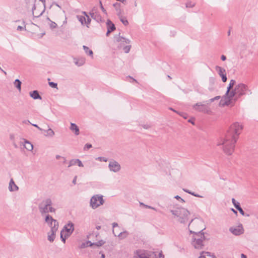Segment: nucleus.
<instances>
[{"label": "nucleus", "mask_w": 258, "mask_h": 258, "mask_svg": "<svg viewBox=\"0 0 258 258\" xmlns=\"http://www.w3.org/2000/svg\"><path fill=\"white\" fill-rule=\"evenodd\" d=\"M243 129V126L238 122L233 123L224 137L217 142V146H223V151L227 155H231L235 150V144Z\"/></svg>", "instance_id": "1"}, {"label": "nucleus", "mask_w": 258, "mask_h": 258, "mask_svg": "<svg viewBox=\"0 0 258 258\" xmlns=\"http://www.w3.org/2000/svg\"><path fill=\"white\" fill-rule=\"evenodd\" d=\"M246 91L249 92L250 94L252 93L251 91L248 90V87L246 85L242 83L236 85L234 89L231 90L230 97L227 98L228 101H225L222 105H233L239 98L246 94Z\"/></svg>", "instance_id": "2"}, {"label": "nucleus", "mask_w": 258, "mask_h": 258, "mask_svg": "<svg viewBox=\"0 0 258 258\" xmlns=\"http://www.w3.org/2000/svg\"><path fill=\"white\" fill-rule=\"evenodd\" d=\"M28 7L31 3L32 7V13L34 18H38L41 16L45 10V0H39L40 4H34L36 0H26Z\"/></svg>", "instance_id": "3"}, {"label": "nucleus", "mask_w": 258, "mask_h": 258, "mask_svg": "<svg viewBox=\"0 0 258 258\" xmlns=\"http://www.w3.org/2000/svg\"><path fill=\"white\" fill-rule=\"evenodd\" d=\"M204 229H202L192 236L191 244L196 249H201L203 248L204 246V241L206 239H208L205 236V233L203 232Z\"/></svg>", "instance_id": "4"}, {"label": "nucleus", "mask_w": 258, "mask_h": 258, "mask_svg": "<svg viewBox=\"0 0 258 258\" xmlns=\"http://www.w3.org/2000/svg\"><path fill=\"white\" fill-rule=\"evenodd\" d=\"M170 212L174 216L178 218V221L180 223L185 224L188 222L190 213L187 209L179 208L175 210H171Z\"/></svg>", "instance_id": "5"}, {"label": "nucleus", "mask_w": 258, "mask_h": 258, "mask_svg": "<svg viewBox=\"0 0 258 258\" xmlns=\"http://www.w3.org/2000/svg\"><path fill=\"white\" fill-rule=\"evenodd\" d=\"M104 203L103 196L100 195H94L90 199V206L93 209H95Z\"/></svg>", "instance_id": "6"}, {"label": "nucleus", "mask_w": 258, "mask_h": 258, "mask_svg": "<svg viewBox=\"0 0 258 258\" xmlns=\"http://www.w3.org/2000/svg\"><path fill=\"white\" fill-rule=\"evenodd\" d=\"M52 203L51 200L49 198L46 199L38 206L39 210L42 215L49 212V207L52 206Z\"/></svg>", "instance_id": "7"}, {"label": "nucleus", "mask_w": 258, "mask_h": 258, "mask_svg": "<svg viewBox=\"0 0 258 258\" xmlns=\"http://www.w3.org/2000/svg\"><path fill=\"white\" fill-rule=\"evenodd\" d=\"M74 231V224L71 221H69L65 225L61 230L62 233L65 232L66 238L69 237Z\"/></svg>", "instance_id": "8"}, {"label": "nucleus", "mask_w": 258, "mask_h": 258, "mask_svg": "<svg viewBox=\"0 0 258 258\" xmlns=\"http://www.w3.org/2000/svg\"><path fill=\"white\" fill-rule=\"evenodd\" d=\"M135 258H158L155 252H152L150 254L146 253L145 251L139 250L136 251L135 255Z\"/></svg>", "instance_id": "9"}, {"label": "nucleus", "mask_w": 258, "mask_h": 258, "mask_svg": "<svg viewBox=\"0 0 258 258\" xmlns=\"http://www.w3.org/2000/svg\"><path fill=\"white\" fill-rule=\"evenodd\" d=\"M89 15L93 19L98 23H101L104 21L96 7H94L91 10V11L89 12Z\"/></svg>", "instance_id": "10"}, {"label": "nucleus", "mask_w": 258, "mask_h": 258, "mask_svg": "<svg viewBox=\"0 0 258 258\" xmlns=\"http://www.w3.org/2000/svg\"><path fill=\"white\" fill-rule=\"evenodd\" d=\"M108 168L111 172H118L121 169V166L117 161L111 160L109 162Z\"/></svg>", "instance_id": "11"}, {"label": "nucleus", "mask_w": 258, "mask_h": 258, "mask_svg": "<svg viewBox=\"0 0 258 258\" xmlns=\"http://www.w3.org/2000/svg\"><path fill=\"white\" fill-rule=\"evenodd\" d=\"M194 109L198 111L204 113H208L210 111L206 104H204L201 102L197 103L193 106Z\"/></svg>", "instance_id": "12"}, {"label": "nucleus", "mask_w": 258, "mask_h": 258, "mask_svg": "<svg viewBox=\"0 0 258 258\" xmlns=\"http://www.w3.org/2000/svg\"><path fill=\"white\" fill-rule=\"evenodd\" d=\"M45 221L49 225V226L51 228V230H52V228L54 226V224L55 226H56V229H58V222L56 220L54 219L49 215H47V216H46Z\"/></svg>", "instance_id": "13"}, {"label": "nucleus", "mask_w": 258, "mask_h": 258, "mask_svg": "<svg viewBox=\"0 0 258 258\" xmlns=\"http://www.w3.org/2000/svg\"><path fill=\"white\" fill-rule=\"evenodd\" d=\"M215 70L218 73V75L221 77L222 81L223 82H226L227 78L226 76V71L224 68L217 66L215 67Z\"/></svg>", "instance_id": "14"}, {"label": "nucleus", "mask_w": 258, "mask_h": 258, "mask_svg": "<svg viewBox=\"0 0 258 258\" xmlns=\"http://www.w3.org/2000/svg\"><path fill=\"white\" fill-rule=\"evenodd\" d=\"M229 231L235 235H239L243 233L244 230L242 225L234 227H231Z\"/></svg>", "instance_id": "15"}, {"label": "nucleus", "mask_w": 258, "mask_h": 258, "mask_svg": "<svg viewBox=\"0 0 258 258\" xmlns=\"http://www.w3.org/2000/svg\"><path fill=\"white\" fill-rule=\"evenodd\" d=\"M236 81L234 80H231L230 83L228 85V86L227 88V91L225 93V95L224 97V102L225 101H228V97H230V93L231 91V89L233 87V86L235 85Z\"/></svg>", "instance_id": "16"}, {"label": "nucleus", "mask_w": 258, "mask_h": 258, "mask_svg": "<svg viewBox=\"0 0 258 258\" xmlns=\"http://www.w3.org/2000/svg\"><path fill=\"white\" fill-rule=\"evenodd\" d=\"M116 41L119 43L118 47L122 48V46H125V44H129L131 42L130 40L123 37L118 36L116 37Z\"/></svg>", "instance_id": "17"}, {"label": "nucleus", "mask_w": 258, "mask_h": 258, "mask_svg": "<svg viewBox=\"0 0 258 258\" xmlns=\"http://www.w3.org/2000/svg\"><path fill=\"white\" fill-rule=\"evenodd\" d=\"M106 25L107 28V31L106 35L107 36H108L110 33L115 30V26L114 24L109 19L107 21Z\"/></svg>", "instance_id": "18"}, {"label": "nucleus", "mask_w": 258, "mask_h": 258, "mask_svg": "<svg viewBox=\"0 0 258 258\" xmlns=\"http://www.w3.org/2000/svg\"><path fill=\"white\" fill-rule=\"evenodd\" d=\"M57 230V229H56V226L54 225L52 228V230H51L48 233V240L50 242H53L54 241L55 233Z\"/></svg>", "instance_id": "19"}, {"label": "nucleus", "mask_w": 258, "mask_h": 258, "mask_svg": "<svg viewBox=\"0 0 258 258\" xmlns=\"http://www.w3.org/2000/svg\"><path fill=\"white\" fill-rule=\"evenodd\" d=\"M113 233L115 236L118 237L120 239H123L126 238L129 234L128 232L127 231L120 232L118 234L117 232H115L114 230H113Z\"/></svg>", "instance_id": "20"}, {"label": "nucleus", "mask_w": 258, "mask_h": 258, "mask_svg": "<svg viewBox=\"0 0 258 258\" xmlns=\"http://www.w3.org/2000/svg\"><path fill=\"white\" fill-rule=\"evenodd\" d=\"M70 129L72 132H73L75 134V135L78 136L79 135V128L75 123H71Z\"/></svg>", "instance_id": "21"}, {"label": "nucleus", "mask_w": 258, "mask_h": 258, "mask_svg": "<svg viewBox=\"0 0 258 258\" xmlns=\"http://www.w3.org/2000/svg\"><path fill=\"white\" fill-rule=\"evenodd\" d=\"M19 189L18 186L15 184L13 179H11L9 185V190L10 191H17Z\"/></svg>", "instance_id": "22"}, {"label": "nucleus", "mask_w": 258, "mask_h": 258, "mask_svg": "<svg viewBox=\"0 0 258 258\" xmlns=\"http://www.w3.org/2000/svg\"><path fill=\"white\" fill-rule=\"evenodd\" d=\"M29 95L33 99L35 100L42 99V97L39 94V92L37 90H34L33 91L30 92Z\"/></svg>", "instance_id": "23"}, {"label": "nucleus", "mask_w": 258, "mask_h": 258, "mask_svg": "<svg viewBox=\"0 0 258 258\" xmlns=\"http://www.w3.org/2000/svg\"><path fill=\"white\" fill-rule=\"evenodd\" d=\"M210 86L209 87V90L210 91H213L214 89V85L215 82V79L214 77H210L209 79Z\"/></svg>", "instance_id": "24"}, {"label": "nucleus", "mask_w": 258, "mask_h": 258, "mask_svg": "<svg viewBox=\"0 0 258 258\" xmlns=\"http://www.w3.org/2000/svg\"><path fill=\"white\" fill-rule=\"evenodd\" d=\"M74 62L77 66L81 67L85 63V59L84 58H81L78 59H75Z\"/></svg>", "instance_id": "25"}, {"label": "nucleus", "mask_w": 258, "mask_h": 258, "mask_svg": "<svg viewBox=\"0 0 258 258\" xmlns=\"http://www.w3.org/2000/svg\"><path fill=\"white\" fill-rule=\"evenodd\" d=\"M24 147L28 151H32L33 149V145L27 141H25Z\"/></svg>", "instance_id": "26"}, {"label": "nucleus", "mask_w": 258, "mask_h": 258, "mask_svg": "<svg viewBox=\"0 0 258 258\" xmlns=\"http://www.w3.org/2000/svg\"><path fill=\"white\" fill-rule=\"evenodd\" d=\"M83 48L87 54L93 57V53L92 50L90 49L88 47L85 45H83Z\"/></svg>", "instance_id": "27"}, {"label": "nucleus", "mask_w": 258, "mask_h": 258, "mask_svg": "<svg viewBox=\"0 0 258 258\" xmlns=\"http://www.w3.org/2000/svg\"><path fill=\"white\" fill-rule=\"evenodd\" d=\"M21 84L22 83L19 79L15 80L14 82V85L15 87L19 90V91L20 92L21 90Z\"/></svg>", "instance_id": "28"}, {"label": "nucleus", "mask_w": 258, "mask_h": 258, "mask_svg": "<svg viewBox=\"0 0 258 258\" xmlns=\"http://www.w3.org/2000/svg\"><path fill=\"white\" fill-rule=\"evenodd\" d=\"M77 18L79 21L81 23L82 25H84L86 23V18L83 16H77Z\"/></svg>", "instance_id": "29"}, {"label": "nucleus", "mask_w": 258, "mask_h": 258, "mask_svg": "<svg viewBox=\"0 0 258 258\" xmlns=\"http://www.w3.org/2000/svg\"><path fill=\"white\" fill-rule=\"evenodd\" d=\"M88 242L90 243V246H92V245H95L97 246H101L102 245H103L105 243V242L102 240H99L98 242H95V243H91L90 241H88Z\"/></svg>", "instance_id": "30"}, {"label": "nucleus", "mask_w": 258, "mask_h": 258, "mask_svg": "<svg viewBox=\"0 0 258 258\" xmlns=\"http://www.w3.org/2000/svg\"><path fill=\"white\" fill-rule=\"evenodd\" d=\"M45 132L47 133L46 136L52 137L54 135V131L50 128H49L48 130L45 131Z\"/></svg>", "instance_id": "31"}, {"label": "nucleus", "mask_w": 258, "mask_h": 258, "mask_svg": "<svg viewBox=\"0 0 258 258\" xmlns=\"http://www.w3.org/2000/svg\"><path fill=\"white\" fill-rule=\"evenodd\" d=\"M47 19L49 21V25L50 28L52 29L56 28L57 26V24L55 22L51 21L49 19V18H47Z\"/></svg>", "instance_id": "32"}, {"label": "nucleus", "mask_w": 258, "mask_h": 258, "mask_svg": "<svg viewBox=\"0 0 258 258\" xmlns=\"http://www.w3.org/2000/svg\"><path fill=\"white\" fill-rule=\"evenodd\" d=\"M119 19H120V21L122 23V24L126 26L128 25V21L126 20V19L125 18L120 16L119 17Z\"/></svg>", "instance_id": "33"}, {"label": "nucleus", "mask_w": 258, "mask_h": 258, "mask_svg": "<svg viewBox=\"0 0 258 258\" xmlns=\"http://www.w3.org/2000/svg\"><path fill=\"white\" fill-rule=\"evenodd\" d=\"M232 202L236 209L240 207L239 203L237 202L234 198L232 199Z\"/></svg>", "instance_id": "34"}, {"label": "nucleus", "mask_w": 258, "mask_h": 258, "mask_svg": "<svg viewBox=\"0 0 258 258\" xmlns=\"http://www.w3.org/2000/svg\"><path fill=\"white\" fill-rule=\"evenodd\" d=\"M122 48L125 53H128L130 51L131 45L122 46Z\"/></svg>", "instance_id": "35"}, {"label": "nucleus", "mask_w": 258, "mask_h": 258, "mask_svg": "<svg viewBox=\"0 0 258 258\" xmlns=\"http://www.w3.org/2000/svg\"><path fill=\"white\" fill-rule=\"evenodd\" d=\"M77 165V159H72L70 161L69 163L68 167H71L72 166Z\"/></svg>", "instance_id": "36"}, {"label": "nucleus", "mask_w": 258, "mask_h": 258, "mask_svg": "<svg viewBox=\"0 0 258 258\" xmlns=\"http://www.w3.org/2000/svg\"><path fill=\"white\" fill-rule=\"evenodd\" d=\"M196 223L197 224H202L203 223V221L200 219H196V220H193L192 219L191 220V221L189 222V223L188 224V227L190 226V225L192 223Z\"/></svg>", "instance_id": "37"}, {"label": "nucleus", "mask_w": 258, "mask_h": 258, "mask_svg": "<svg viewBox=\"0 0 258 258\" xmlns=\"http://www.w3.org/2000/svg\"><path fill=\"white\" fill-rule=\"evenodd\" d=\"M220 98V96H216L213 98H211V99H210L209 101H207V104H209V103H210L211 102H214L215 100H219V99Z\"/></svg>", "instance_id": "38"}, {"label": "nucleus", "mask_w": 258, "mask_h": 258, "mask_svg": "<svg viewBox=\"0 0 258 258\" xmlns=\"http://www.w3.org/2000/svg\"><path fill=\"white\" fill-rule=\"evenodd\" d=\"M96 160L100 162H107L108 161L107 158L104 157H98L96 158Z\"/></svg>", "instance_id": "39"}, {"label": "nucleus", "mask_w": 258, "mask_h": 258, "mask_svg": "<svg viewBox=\"0 0 258 258\" xmlns=\"http://www.w3.org/2000/svg\"><path fill=\"white\" fill-rule=\"evenodd\" d=\"M237 210L239 211V213L242 215V216H247V217H248L249 216V214H245V212H244V211L243 210V209L241 208V207H239L237 209Z\"/></svg>", "instance_id": "40"}, {"label": "nucleus", "mask_w": 258, "mask_h": 258, "mask_svg": "<svg viewBox=\"0 0 258 258\" xmlns=\"http://www.w3.org/2000/svg\"><path fill=\"white\" fill-rule=\"evenodd\" d=\"M49 85L53 88H57V84L56 83L53 82H49Z\"/></svg>", "instance_id": "41"}, {"label": "nucleus", "mask_w": 258, "mask_h": 258, "mask_svg": "<svg viewBox=\"0 0 258 258\" xmlns=\"http://www.w3.org/2000/svg\"><path fill=\"white\" fill-rule=\"evenodd\" d=\"M195 6V4L191 2H188L186 4V8H192Z\"/></svg>", "instance_id": "42"}, {"label": "nucleus", "mask_w": 258, "mask_h": 258, "mask_svg": "<svg viewBox=\"0 0 258 258\" xmlns=\"http://www.w3.org/2000/svg\"><path fill=\"white\" fill-rule=\"evenodd\" d=\"M91 21V18L89 17V16L87 17V20L86 19V23L85 24L87 25V27L88 28L89 26L88 25L90 24Z\"/></svg>", "instance_id": "43"}, {"label": "nucleus", "mask_w": 258, "mask_h": 258, "mask_svg": "<svg viewBox=\"0 0 258 258\" xmlns=\"http://www.w3.org/2000/svg\"><path fill=\"white\" fill-rule=\"evenodd\" d=\"M92 146L91 144H86L84 147V150H88L90 148H92Z\"/></svg>", "instance_id": "44"}, {"label": "nucleus", "mask_w": 258, "mask_h": 258, "mask_svg": "<svg viewBox=\"0 0 258 258\" xmlns=\"http://www.w3.org/2000/svg\"><path fill=\"white\" fill-rule=\"evenodd\" d=\"M77 165L79 166V167H83L84 165L82 163V162H81V161L79 159H77Z\"/></svg>", "instance_id": "45"}, {"label": "nucleus", "mask_w": 258, "mask_h": 258, "mask_svg": "<svg viewBox=\"0 0 258 258\" xmlns=\"http://www.w3.org/2000/svg\"><path fill=\"white\" fill-rule=\"evenodd\" d=\"M189 194L192 195V196H195L196 197L203 198V196H201V195H200L199 194H196L194 192L190 191V193Z\"/></svg>", "instance_id": "46"}, {"label": "nucleus", "mask_w": 258, "mask_h": 258, "mask_svg": "<svg viewBox=\"0 0 258 258\" xmlns=\"http://www.w3.org/2000/svg\"><path fill=\"white\" fill-rule=\"evenodd\" d=\"M99 4H100V8L101 9V10L102 11V12L105 13V14H107V12H106V11L105 10V9L104 8V7H103L102 6V3L101 1L99 2Z\"/></svg>", "instance_id": "47"}, {"label": "nucleus", "mask_w": 258, "mask_h": 258, "mask_svg": "<svg viewBox=\"0 0 258 258\" xmlns=\"http://www.w3.org/2000/svg\"><path fill=\"white\" fill-rule=\"evenodd\" d=\"M60 238L61 239L62 241H63V243H65L66 242V239L67 238H66L65 235L63 237V233H62V232H61V233H60Z\"/></svg>", "instance_id": "48"}, {"label": "nucleus", "mask_w": 258, "mask_h": 258, "mask_svg": "<svg viewBox=\"0 0 258 258\" xmlns=\"http://www.w3.org/2000/svg\"><path fill=\"white\" fill-rule=\"evenodd\" d=\"M48 211H49V212L53 213V212H55V209L54 208H52L51 206L49 207Z\"/></svg>", "instance_id": "49"}, {"label": "nucleus", "mask_w": 258, "mask_h": 258, "mask_svg": "<svg viewBox=\"0 0 258 258\" xmlns=\"http://www.w3.org/2000/svg\"><path fill=\"white\" fill-rule=\"evenodd\" d=\"M17 30L18 31H22V30H26V28H25V27L24 28V27H23L22 26H19L17 27Z\"/></svg>", "instance_id": "50"}, {"label": "nucleus", "mask_w": 258, "mask_h": 258, "mask_svg": "<svg viewBox=\"0 0 258 258\" xmlns=\"http://www.w3.org/2000/svg\"><path fill=\"white\" fill-rule=\"evenodd\" d=\"M205 252L203 251L201 253L199 258H206V255L204 254Z\"/></svg>", "instance_id": "51"}, {"label": "nucleus", "mask_w": 258, "mask_h": 258, "mask_svg": "<svg viewBox=\"0 0 258 258\" xmlns=\"http://www.w3.org/2000/svg\"><path fill=\"white\" fill-rule=\"evenodd\" d=\"M143 127L145 129H148L149 128H150V125L149 124H144L142 125Z\"/></svg>", "instance_id": "52"}, {"label": "nucleus", "mask_w": 258, "mask_h": 258, "mask_svg": "<svg viewBox=\"0 0 258 258\" xmlns=\"http://www.w3.org/2000/svg\"><path fill=\"white\" fill-rule=\"evenodd\" d=\"M221 59L222 60L224 61L226 59V57L224 55H222L221 56Z\"/></svg>", "instance_id": "53"}, {"label": "nucleus", "mask_w": 258, "mask_h": 258, "mask_svg": "<svg viewBox=\"0 0 258 258\" xmlns=\"http://www.w3.org/2000/svg\"><path fill=\"white\" fill-rule=\"evenodd\" d=\"M116 227H118V224L117 223L114 222L112 223V227L114 228Z\"/></svg>", "instance_id": "54"}, {"label": "nucleus", "mask_w": 258, "mask_h": 258, "mask_svg": "<svg viewBox=\"0 0 258 258\" xmlns=\"http://www.w3.org/2000/svg\"><path fill=\"white\" fill-rule=\"evenodd\" d=\"M76 180H77V176H75L74 177V178L73 179V183L74 184H76Z\"/></svg>", "instance_id": "55"}, {"label": "nucleus", "mask_w": 258, "mask_h": 258, "mask_svg": "<svg viewBox=\"0 0 258 258\" xmlns=\"http://www.w3.org/2000/svg\"><path fill=\"white\" fill-rule=\"evenodd\" d=\"M23 123L27 124V123H31L30 121L29 120H25L23 121Z\"/></svg>", "instance_id": "56"}, {"label": "nucleus", "mask_w": 258, "mask_h": 258, "mask_svg": "<svg viewBox=\"0 0 258 258\" xmlns=\"http://www.w3.org/2000/svg\"><path fill=\"white\" fill-rule=\"evenodd\" d=\"M82 13L84 15V17H85V18H87V17L89 16L87 13L86 12H82Z\"/></svg>", "instance_id": "57"}, {"label": "nucleus", "mask_w": 258, "mask_h": 258, "mask_svg": "<svg viewBox=\"0 0 258 258\" xmlns=\"http://www.w3.org/2000/svg\"><path fill=\"white\" fill-rule=\"evenodd\" d=\"M185 192H186V193H188V194H190V190H188V189H183Z\"/></svg>", "instance_id": "58"}, {"label": "nucleus", "mask_w": 258, "mask_h": 258, "mask_svg": "<svg viewBox=\"0 0 258 258\" xmlns=\"http://www.w3.org/2000/svg\"><path fill=\"white\" fill-rule=\"evenodd\" d=\"M174 198L176 199V200H180L181 198L179 196H176L174 197Z\"/></svg>", "instance_id": "59"}, {"label": "nucleus", "mask_w": 258, "mask_h": 258, "mask_svg": "<svg viewBox=\"0 0 258 258\" xmlns=\"http://www.w3.org/2000/svg\"><path fill=\"white\" fill-rule=\"evenodd\" d=\"M144 207H145L146 208L150 209L151 208H152V207H151L150 206L147 205H144Z\"/></svg>", "instance_id": "60"}, {"label": "nucleus", "mask_w": 258, "mask_h": 258, "mask_svg": "<svg viewBox=\"0 0 258 258\" xmlns=\"http://www.w3.org/2000/svg\"><path fill=\"white\" fill-rule=\"evenodd\" d=\"M241 258H247L246 255L243 253L241 254Z\"/></svg>", "instance_id": "61"}, {"label": "nucleus", "mask_w": 258, "mask_h": 258, "mask_svg": "<svg viewBox=\"0 0 258 258\" xmlns=\"http://www.w3.org/2000/svg\"><path fill=\"white\" fill-rule=\"evenodd\" d=\"M36 12H37V13H40V12H41V9H40V8H36Z\"/></svg>", "instance_id": "62"}, {"label": "nucleus", "mask_w": 258, "mask_h": 258, "mask_svg": "<svg viewBox=\"0 0 258 258\" xmlns=\"http://www.w3.org/2000/svg\"><path fill=\"white\" fill-rule=\"evenodd\" d=\"M62 159H63L62 163L65 164L66 163L67 160L64 157H62Z\"/></svg>", "instance_id": "63"}, {"label": "nucleus", "mask_w": 258, "mask_h": 258, "mask_svg": "<svg viewBox=\"0 0 258 258\" xmlns=\"http://www.w3.org/2000/svg\"><path fill=\"white\" fill-rule=\"evenodd\" d=\"M101 258H105V255L104 253H101Z\"/></svg>", "instance_id": "64"}]
</instances>
